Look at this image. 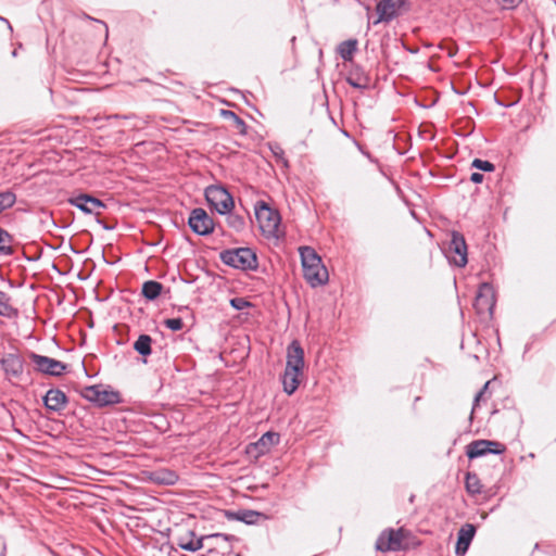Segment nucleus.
<instances>
[{
    "mask_svg": "<svg viewBox=\"0 0 556 556\" xmlns=\"http://www.w3.org/2000/svg\"><path fill=\"white\" fill-rule=\"evenodd\" d=\"M219 260L226 266L242 271H255L258 268L257 255L251 248L226 249L219 253Z\"/></svg>",
    "mask_w": 556,
    "mask_h": 556,
    "instance_id": "nucleus-1",
    "label": "nucleus"
},
{
    "mask_svg": "<svg viewBox=\"0 0 556 556\" xmlns=\"http://www.w3.org/2000/svg\"><path fill=\"white\" fill-rule=\"evenodd\" d=\"M254 213L262 233L275 237L281 222L279 212L271 208L265 201L260 200L254 205Z\"/></svg>",
    "mask_w": 556,
    "mask_h": 556,
    "instance_id": "nucleus-2",
    "label": "nucleus"
},
{
    "mask_svg": "<svg viewBox=\"0 0 556 556\" xmlns=\"http://www.w3.org/2000/svg\"><path fill=\"white\" fill-rule=\"evenodd\" d=\"M205 200L218 214L225 215L233 210L235 201L231 193L222 185H211L205 188Z\"/></svg>",
    "mask_w": 556,
    "mask_h": 556,
    "instance_id": "nucleus-3",
    "label": "nucleus"
},
{
    "mask_svg": "<svg viewBox=\"0 0 556 556\" xmlns=\"http://www.w3.org/2000/svg\"><path fill=\"white\" fill-rule=\"evenodd\" d=\"M81 396L98 407H105L122 403L118 391L104 389L103 384L87 386L81 391Z\"/></svg>",
    "mask_w": 556,
    "mask_h": 556,
    "instance_id": "nucleus-4",
    "label": "nucleus"
},
{
    "mask_svg": "<svg viewBox=\"0 0 556 556\" xmlns=\"http://www.w3.org/2000/svg\"><path fill=\"white\" fill-rule=\"evenodd\" d=\"M446 257L451 264L457 267H465L468 263L467 244L464 236L458 231H453L446 249Z\"/></svg>",
    "mask_w": 556,
    "mask_h": 556,
    "instance_id": "nucleus-5",
    "label": "nucleus"
},
{
    "mask_svg": "<svg viewBox=\"0 0 556 556\" xmlns=\"http://www.w3.org/2000/svg\"><path fill=\"white\" fill-rule=\"evenodd\" d=\"M29 358L35 365V369L45 375L60 377L67 369V365L63 362L51 358L49 356L37 354L35 352L29 353Z\"/></svg>",
    "mask_w": 556,
    "mask_h": 556,
    "instance_id": "nucleus-6",
    "label": "nucleus"
},
{
    "mask_svg": "<svg viewBox=\"0 0 556 556\" xmlns=\"http://www.w3.org/2000/svg\"><path fill=\"white\" fill-rule=\"evenodd\" d=\"M188 225L198 236H208L215 228L213 218L202 207H195L190 212Z\"/></svg>",
    "mask_w": 556,
    "mask_h": 556,
    "instance_id": "nucleus-7",
    "label": "nucleus"
},
{
    "mask_svg": "<svg viewBox=\"0 0 556 556\" xmlns=\"http://www.w3.org/2000/svg\"><path fill=\"white\" fill-rule=\"evenodd\" d=\"M0 365L8 380L24 379L25 359L20 353H4L0 358Z\"/></svg>",
    "mask_w": 556,
    "mask_h": 556,
    "instance_id": "nucleus-8",
    "label": "nucleus"
},
{
    "mask_svg": "<svg viewBox=\"0 0 556 556\" xmlns=\"http://www.w3.org/2000/svg\"><path fill=\"white\" fill-rule=\"evenodd\" d=\"M408 4V0H380L376 5L378 18L374 25L381 22L389 23L400 15L401 9Z\"/></svg>",
    "mask_w": 556,
    "mask_h": 556,
    "instance_id": "nucleus-9",
    "label": "nucleus"
},
{
    "mask_svg": "<svg viewBox=\"0 0 556 556\" xmlns=\"http://www.w3.org/2000/svg\"><path fill=\"white\" fill-rule=\"evenodd\" d=\"M473 307L478 314H484L485 312H489L490 315L493 314V309L495 307V294L493 287L490 283L483 282L479 286Z\"/></svg>",
    "mask_w": 556,
    "mask_h": 556,
    "instance_id": "nucleus-10",
    "label": "nucleus"
},
{
    "mask_svg": "<svg viewBox=\"0 0 556 556\" xmlns=\"http://www.w3.org/2000/svg\"><path fill=\"white\" fill-rule=\"evenodd\" d=\"M68 203L78 210H80L85 214H92L96 213L99 214L100 208H105L106 205L103 201L100 199L89 194V193H78L73 194L71 198H68Z\"/></svg>",
    "mask_w": 556,
    "mask_h": 556,
    "instance_id": "nucleus-11",
    "label": "nucleus"
},
{
    "mask_svg": "<svg viewBox=\"0 0 556 556\" xmlns=\"http://www.w3.org/2000/svg\"><path fill=\"white\" fill-rule=\"evenodd\" d=\"M345 81L355 89L366 90L370 86V76L362 65L352 62Z\"/></svg>",
    "mask_w": 556,
    "mask_h": 556,
    "instance_id": "nucleus-12",
    "label": "nucleus"
},
{
    "mask_svg": "<svg viewBox=\"0 0 556 556\" xmlns=\"http://www.w3.org/2000/svg\"><path fill=\"white\" fill-rule=\"evenodd\" d=\"M303 368L304 350L298 340H293L287 348V363L285 369L303 374Z\"/></svg>",
    "mask_w": 556,
    "mask_h": 556,
    "instance_id": "nucleus-13",
    "label": "nucleus"
},
{
    "mask_svg": "<svg viewBox=\"0 0 556 556\" xmlns=\"http://www.w3.org/2000/svg\"><path fill=\"white\" fill-rule=\"evenodd\" d=\"M225 517L228 520L241 521L245 525H257L260 520H267L269 517L264 513L253 509L225 510Z\"/></svg>",
    "mask_w": 556,
    "mask_h": 556,
    "instance_id": "nucleus-14",
    "label": "nucleus"
},
{
    "mask_svg": "<svg viewBox=\"0 0 556 556\" xmlns=\"http://www.w3.org/2000/svg\"><path fill=\"white\" fill-rule=\"evenodd\" d=\"M280 442V435L278 432L267 431L254 443H251L248 447V453L255 452L256 456L267 454L270 448Z\"/></svg>",
    "mask_w": 556,
    "mask_h": 556,
    "instance_id": "nucleus-15",
    "label": "nucleus"
},
{
    "mask_svg": "<svg viewBox=\"0 0 556 556\" xmlns=\"http://www.w3.org/2000/svg\"><path fill=\"white\" fill-rule=\"evenodd\" d=\"M42 402L48 410L61 413L67 406L68 397L60 389H50L43 395Z\"/></svg>",
    "mask_w": 556,
    "mask_h": 556,
    "instance_id": "nucleus-16",
    "label": "nucleus"
},
{
    "mask_svg": "<svg viewBox=\"0 0 556 556\" xmlns=\"http://www.w3.org/2000/svg\"><path fill=\"white\" fill-rule=\"evenodd\" d=\"M476 527L472 523H465L460 527V529L457 532V541L455 545V554L456 556H464L475 535H476Z\"/></svg>",
    "mask_w": 556,
    "mask_h": 556,
    "instance_id": "nucleus-17",
    "label": "nucleus"
},
{
    "mask_svg": "<svg viewBox=\"0 0 556 556\" xmlns=\"http://www.w3.org/2000/svg\"><path fill=\"white\" fill-rule=\"evenodd\" d=\"M303 269V276L311 287L316 288L327 283L329 279L328 270L324 264L312 265Z\"/></svg>",
    "mask_w": 556,
    "mask_h": 556,
    "instance_id": "nucleus-18",
    "label": "nucleus"
},
{
    "mask_svg": "<svg viewBox=\"0 0 556 556\" xmlns=\"http://www.w3.org/2000/svg\"><path fill=\"white\" fill-rule=\"evenodd\" d=\"M149 479L153 483L160 485H174L178 480L179 476L175 470L168 468H160L149 473Z\"/></svg>",
    "mask_w": 556,
    "mask_h": 556,
    "instance_id": "nucleus-19",
    "label": "nucleus"
},
{
    "mask_svg": "<svg viewBox=\"0 0 556 556\" xmlns=\"http://www.w3.org/2000/svg\"><path fill=\"white\" fill-rule=\"evenodd\" d=\"M489 445H494L491 440H476L466 446V455L469 459H476L488 455Z\"/></svg>",
    "mask_w": 556,
    "mask_h": 556,
    "instance_id": "nucleus-20",
    "label": "nucleus"
},
{
    "mask_svg": "<svg viewBox=\"0 0 556 556\" xmlns=\"http://www.w3.org/2000/svg\"><path fill=\"white\" fill-rule=\"evenodd\" d=\"M152 343L151 336L141 333L132 344L134 350L143 357V364H147V357L152 354Z\"/></svg>",
    "mask_w": 556,
    "mask_h": 556,
    "instance_id": "nucleus-21",
    "label": "nucleus"
},
{
    "mask_svg": "<svg viewBox=\"0 0 556 556\" xmlns=\"http://www.w3.org/2000/svg\"><path fill=\"white\" fill-rule=\"evenodd\" d=\"M302 372H295L288 369H285V372L281 378L283 392L288 395H292L300 386V376Z\"/></svg>",
    "mask_w": 556,
    "mask_h": 556,
    "instance_id": "nucleus-22",
    "label": "nucleus"
},
{
    "mask_svg": "<svg viewBox=\"0 0 556 556\" xmlns=\"http://www.w3.org/2000/svg\"><path fill=\"white\" fill-rule=\"evenodd\" d=\"M164 287L156 280H147L142 283L141 294L147 301H155L163 291Z\"/></svg>",
    "mask_w": 556,
    "mask_h": 556,
    "instance_id": "nucleus-23",
    "label": "nucleus"
},
{
    "mask_svg": "<svg viewBox=\"0 0 556 556\" xmlns=\"http://www.w3.org/2000/svg\"><path fill=\"white\" fill-rule=\"evenodd\" d=\"M357 45V39H348L339 43L337 51L343 61L352 63Z\"/></svg>",
    "mask_w": 556,
    "mask_h": 556,
    "instance_id": "nucleus-24",
    "label": "nucleus"
},
{
    "mask_svg": "<svg viewBox=\"0 0 556 556\" xmlns=\"http://www.w3.org/2000/svg\"><path fill=\"white\" fill-rule=\"evenodd\" d=\"M381 534L387 539V545L384 549H390L393 552L400 551L402 547V530L387 529L381 532Z\"/></svg>",
    "mask_w": 556,
    "mask_h": 556,
    "instance_id": "nucleus-25",
    "label": "nucleus"
},
{
    "mask_svg": "<svg viewBox=\"0 0 556 556\" xmlns=\"http://www.w3.org/2000/svg\"><path fill=\"white\" fill-rule=\"evenodd\" d=\"M300 255L302 261V268H306L307 265H319L323 264L320 256L311 247L300 248Z\"/></svg>",
    "mask_w": 556,
    "mask_h": 556,
    "instance_id": "nucleus-26",
    "label": "nucleus"
},
{
    "mask_svg": "<svg viewBox=\"0 0 556 556\" xmlns=\"http://www.w3.org/2000/svg\"><path fill=\"white\" fill-rule=\"evenodd\" d=\"M17 313V309L11 305V296L4 291H0V316L13 318Z\"/></svg>",
    "mask_w": 556,
    "mask_h": 556,
    "instance_id": "nucleus-27",
    "label": "nucleus"
},
{
    "mask_svg": "<svg viewBox=\"0 0 556 556\" xmlns=\"http://www.w3.org/2000/svg\"><path fill=\"white\" fill-rule=\"evenodd\" d=\"M465 488L470 495H478L482 492V484L476 472L468 471L466 473Z\"/></svg>",
    "mask_w": 556,
    "mask_h": 556,
    "instance_id": "nucleus-28",
    "label": "nucleus"
},
{
    "mask_svg": "<svg viewBox=\"0 0 556 556\" xmlns=\"http://www.w3.org/2000/svg\"><path fill=\"white\" fill-rule=\"evenodd\" d=\"M13 236L10 235L5 229L0 227V255L11 256L14 253L12 248Z\"/></svg>",
    "mask_w": 556,
    "mask_h": 556,
    "instance_id": "nucleus-29",
    "label": "nucleus"
},
{
    "mask_svg": "<svg viewBox=\"0 0 556 556\" xmlns=\"http://www.w3.org/2000/svg\"><path fill=\"white\" fill-rule=\"evenodd\" d=\"M225 215L227 216L226 217L227 225L230 228H232L233 230H236L237 232H240L245 228V219L242 215H240L238 213H233L232 211H230L229 213H227Z\"/></svg>",
    "mask_w": 556,
    "mask_h": 556,
    "instance_id": "nucleus-30",
    "label": "nucleus"
},
{
    "mask_svg": "<svg viewBox=\"0 0 556 556\" xmlns=\"http://www.w3.org/2000/svg\"><path fill=\"white\" fill-rule=\"evenodd\" d=\"M220 115L226 119H230L231 123H235L236 127L239 129V132L241 135L247 134L248 126H247L245 122L240 116H238L233 111L222 110Z\"/></svg>",
    "mask_w": 556,
    "mask_h": 556,
    "instance_id": "nucleus-31",
    "label": "nucleus"
},
{
    "mask_svg": "<svg viewBox=\"0 0 556 556\" xmlns=\"http://www.w3.org/2000/svg\"><path fill=\"white\" fill-rule=\"evenodd\" d=\"M16 202V195L11 190L0 192V213L12 207Z\"/></svg>",
    "mask_w": 556,
    "mask_h": 556,
    "instance_id": "nucleus-32",
    "label": "nucleus"
},
{
    "mask_svg": "<svg viewBox=\"0 0 556 556\" xmlns=\"http://www.w3.org/2000/svg\"><path fill=\"white\" fill-rule=\"evenodd\" d=\"M269 149L277 162H281L285 167H289V161L285 157V151L281 146L277 142L269 143Z\"/></svg>",
    "mask_w": 556,
    "mask_h": 556,
    "instance_id": "nucleus-33",
    "label": "nucleus"
},
{
    "mask_svg": "<svg viewBox=\"0 0 556 556\" xmlns=\"http://www.w3.org/2000/svg\"><path fill=\"white\" fill-rule=\"evenodd\" d=\"M471 167L485 173H491L495 169V165L492 162L481 159H473Z\"/></svg>",
    "mask_w": 556,
    "mask_h": 556,
    "instance_id": "nucleus-34",
    "label": "nucleus"
},
{
    "mask_svg": "<svg viewBox=\"0 0 556 556\" xmlns=\"http://www.w3.org/2000/svg\"><path fill=\"white\" fill-rule=\"evenodd\" d=\"M229 303H230V306L236 311H242L247 307L252 306L251 302H249L247 299L241 298V296H236V298L230 299Z\"/></svg>",
    "mask_w": 556,
    "mask_h": 556,
    "instance_id": "nucleus-35",
    "label": "nucleus"
},
{
    "mask_svg": "<svg viewBox=\"0 0 556 556\" xmlns=\"http://www.w3.org/2000/svg\"><path fill=\"white\" fill-rule=\"evenodd\" d=\"M164 325L172 331H179L184 328V321L180 317L167 318L164 320Z\"/></svg>",
    "mask_w": 556,
    "mask_h": 556,
    "instance_id": "nucleus-36",
    "label": "nucleus"
},
{
    "mask_svg": "<svg viewBox=\"0 0 556 556\" xmlns=\"http://www.w3.org/2000/svg\"><path fill=\"white\" fill-rule=\"evenodd\" d=\"M176 544L185 551L193 552V542L192 536H178L176 539Z\"/></svg>",
    "mask_w": 556,
    "mask_h": 556,
    "instance_id": "nucleus-37",
    "label": "nucleus"
},
{
    "mask_svg": "<svg viewBox=\"0 0 556 556\" xmlns=\"http://www.w3.org/2000/svg\"><path fill=\"white\" fill-rule=\"evenodd\" d=\"M189 536H192L193 552L203 548L205 541H211V538H208V535H202L200 538H197L193 531H189Z\"/></svg>",
    "mask_w": 556,
    "mask_h": 556,
    "instance_id": "nucleus-38",
    "label": "nucleus"
},
{
    "mask_svg": "<svg viewBox=\"0 0 556 556\" xmlns=\"http://www.w3.org/2000/svg\"><path fill=\"white\" fill-rule=\"evenodd\" d=\"M494 445H489L488 454L501 455L506 451V446L497 441H493Z\"/></svg>",
    "mask_w": 556,
    "mask_h": 556,
    "instance_id": "nucleus-39",
    "label": "nucleus"
},
{
    "mask_svg": "<svg viewBox=\"0 0 556 556\" xmlns=\"http://www.w3.org/2000/svg\"><path fill=\"white\" fill-rule=\"evenodd\" d=\"M488 386H489V382H485V384L483 386V388L476 394L475 399H473V404H472V409H471V415H470V418H472V415L476 410V407L478 406L481 397L483 396L485 390L488 389Z\"/></svg>",
    "mask_w": 556,
    "mask_h": 556,
    "instance_id": "nucleus-40",
    "label": "nucleus"
},
{
    "mask_svg": "<svg viewBox=\"0 0 556 556\" xmlns=\"http://www.w3.org/2000/svg\"><path fill=\"white\" fill-rule=\"evenodd\" d=\"M208 538H211V540H224L226 542H232L236 540L235 535L226 534V533H212V534H208Z\"/></svg>",
    "mask_w": 556,
    "mask_h": 556,
    "instance_id": "nucleus-41",
    "label": "nucleus"
},
{
    "mask_svg": "<svg viewBox=\"0 0 556 556\" xmlns=\"http://www.w3.org/2000/svg\"><path fill=\"white\" fill-rule=\"evenodd\" d=\"M387 545V539L382 534H380L376 541V549L380 552H388L389 549H384V546Z\"/></svg>",
    "mask_w": 556,
    "mask_h": 556,
    "instance_id": "nucleus-42",
    "label": "nucleus"
},
{
    "mask_svg": "<svg viewBox=\"0 0 556 556\" xmlns=\"http://www.w3.org/2000/svg\"><path fill=\"white\" fill-rule=\"evenodd\" d=\"M483 179H484L483 174H481L479 172H473L470 175V181H472L473 184H481L483 181Z\"/></svg>",
    "mask_w": 556,
    "mask_h": 556,
    "instance_id": "nucleus-43",
    "label": "nucleus"
},
{
    "mask_svg": "<svg viewBox=\"0 0 556 556\" xmlns=\"http://www.w3.org/2000/svg\"><path fill=\"white\" fill-rule=\"evenodd\" d=\"M503 2L505 3V8L513 9L518 5L520 0H503Z\"/></svg>",
    "mask_w": 556,
    "mask_h": 556,
    "instance_id": "nucleus-44",
    "label": "nucleus"
},
{
    "mask_svg": "<svg viewBox=\"0 0 556 556\" xmlns=\"http://www.w3.org/2000/svg\"><path fill=\"white\" fill-rule=\"evenodd\" d=\"M85 17H86L87 20L98 22V20H96V18H93V17H91V16H89V15H87V14H85ZM99 23H101V24L105 27V31L108 33V26H106V24H105V23H103V22H101V21H99Z\"/></svg>",
    "mask_w": 556,
    "mask_h": 556,
    "instance_id": "nucleus-45",
    "label": "nucleus"
},
{
    "mask_svg": "<svg viewBox=\"0 0 556 556\" xmlns=\"http://www.w3.org/2000/svg\"><path fill=\"white\" fill-rule=\"evenodd\" d=\"M0 21L4 22V23L8 25V28H9L11 31L13 30V28H12V26H11L10 22H9L7 18H4V17L0 16Z\"/></svg>",
    "mask_w": 556,
    "mask_h": 556,
    "instance_id": "nucleus-46",
    "label": "nucleus"
},
{
    "mask_svg": "<svg viewBox=\"0 0 556 556\" xmlns=\"http://www.w3.org/2000/svg\"><path fill=\"white\" fill-rule=\"evenodd\" d=\"M97 222H98L99 224H101V225H102V227H103V229H105V230H112V229H113V227H112V226H108V225L103 224L100 219H97Z\"/></svg>",
    "mask_w": 556,
    "mask_h": 556,
    "instance_id": "nucleus-47",
    "label": "nucleus"
},
{
    "mask_svg": "<svg viewBox=\"0 0 556 556\" xmlns=\"http://www.w3.org/2000/svg\"><path fill=\"white\" fill-rule=\"evenodd\" d=\"M16 54H17V53H16V50H14V51L12 52V56H14V58H15V56H16Z\"/></svg>",
    "mask_w": 556,
    "mask_h": 556,
    "instance_id": "nucleus-48",
    "label": "nucleus"
},
{
    "mask_svg": "<svg viewBox=\"0 0 556 556\" xmlns=\"http://www.w3.org/2000/svg\"><path fill=\"white\" fill-rule=\"evenodd\" d=\"M0 279H1V280H4V277H3V275H2V273H1V271H0Z\"/></svg>",
    "mask_w": 556,
    "mask_h": 556,
    "instance_id": "nucleus-49",
    "label": "nucleus"
},
{
    "mask_svg": "<svg viewBox=\"0 0 556 556\" xmlns=\"http://www.w3.org/2000/svg\"><path fill=\"white\" fill-rule=\"evenodd\" d=\"M212 552H214V548L213 547L208 548V553H212Z\"/></svg>",
    "mask_w": 556,
    "mask_h": 556,
    "instance_id": "nucleus-50",
    "label": "nucleus"
},
{
    "mask_svg": "<svg viewBox=\"0 0 556 556\" xmlns=\"http://www.w3.org/2000/svg\"><path fill=\"white\" fill-rule=\"evenodd\" d=\"M181 556H187V555H181Z\"/></svg>",
    "mask_w": 556,
    "mask_h": 556,
    "instance_id": "nucleus-51",
    "label": "nucleus"
},
{
    "mask_svg": "<svg viewBox=\"0 0 556 556\" xmlns=\"http://www.w3.org/2000/svg\"><path fill=\"white\" fill-rule=\"evenodd\" d=\"M201 556H204V555H201Z\"/></svg>",
    "mask_w": 556,
    "mask_h": 556,
    "instance_id": "nucleus-52",
    "label": "nucleus"
}]
</instances>
